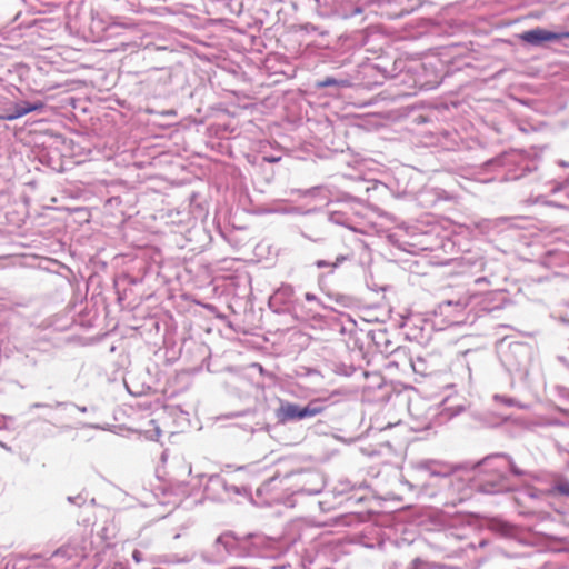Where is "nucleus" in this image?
Segmentation results:
<instances>
[{
  "instance_id": "obj_1",
  "label": "nucleus",
  "mask_w": 569,
  "mask_h": 569,
  "mask_svg": "<svg viewBox=\"0 0 569 569\" xmlns=\"http://www.w3.org/2000/svg\"><path fill=\"white\" fill-rule=\"evenodd\" d=\"M320 402V399H312L305 407H300L293 402H282L276 412L277 419L279 422L284 423L287 421L302 420L318 416L326 409Z\"/></svg>"
},
{
  "instance_id": "obj_2",
  "label": "nucleus",
  "mask_w": 569,
  "mask_h": 569,
  "mask_svg": "<svg viewBox=\"0 0 569 569\" xmlns=\"http://www.w3.org/2000/svg\"><path fill=\"white\" fill-rule=\"evenodd\" d=\"M567 38L569 39V31L567 32H552L542 28H535L528 31H525L519 34V39L522 42L532 46H540L543 42L560 40Z\"/></svg>"
},
{
  "instance_id": "obj_3",
  "label": "nucleus",
  "mask_w": 569,
  "mask_h": 569,
  "mask_svg": "<svg viewBox=\"0 0 569 569\" xmlns=\"http://www.w3.org/2000/svg\"><path fill=\"white\" fill-rule=\"evenodd\" d=\"M44 108V103L42 101H37V102H21V103H18L14 106V110L12 113H7V114H3V116H0V119L1 120H16L18 118H21L32 111H39V110H42Z\"/></svg>"
},
{
  "instance_id": "obj_4",
  "label": "nucleus",
  "mask_w": 569,
  "mask_h": 569,
  "mask_svg": "<svg viewBox=\"0 0 569 569\" xmlns=\"http://www.w3.org/2000/svg\"><path fill=\"white\" fill-rule=\"evenodd\" d=\"M316 86L317 88H327L332 86L347 88L350 86V82L348 80H337L332 77H327L323 80L318 81Z\"/></svg>"
},
{
  "instance_id": "obj_5",
  "label": "nucleus",
  "mask_w": 569,
  "mask_h": 569,
  "mask_svg": "<svg viewBox=\"0 0 569 569\" xmlns=\"http://www.w3.org/2000/svg\"><path fill=\"white\" fill-rule=\"evenodd\" d=\"M132 558H133L136 563H141L144 560L143 553H142V551L140 549H134L132 551Z\"/></svg>"
},
{
  "instance_id": "obj_6",
  "label": "nucleus",
  "mask_w": 569,
  "mask_h": 569,
  "mask_svg": "<svg viewBox=\"0 0 569 569\" xmlns=\"http://www.w3.org/2000/svg\"><path fill=\"white\" fill-rule=\"evenodd\" d=\"M362 13V9L357 7L355 10H353V14H360Z\"/></svg>"
},
{
  "instance_id": "obj_7",
  "label": "nucleus",
  "mask_w": 569,
  "mask_h": 569,
  "mask_svg": "<svg viewBox=\"0 0 569 569\" xmlns=\"http://www.w3.org/2000/svg\"><path fill=\"white\" fill-rule=\"evenodd\" d=\"M317 264H318V267H326L327 266V263L323 262V261H319Z\"/></svg>"
},
{
  "instance_id": "obj_8",
  "label": "nucleus",
  "mask_w": 569,
  "mask_h": 569,
  "mask_svg": "<svg viewBox=\"0 0 569 569\" xmlns=\"http://www.w3.org/2000/svg\"><path fill=\"white\" fill-rule=\"evenodd\" d=\"M140 547L146 549L148 547V545L147 543H141Z\"/></svg>"
}]
</instances>
